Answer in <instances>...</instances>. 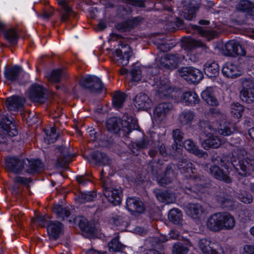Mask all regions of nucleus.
Here are the masks:
<instances>
[{"label":"nucleus","instance_id":"1","mask_svg":"<svg viewBox=\"0 0 254 254\" xmlns=\"http://www.w3.org/2000/svg\"><path fill=\"white\" fill-rule=\"evenodd\" d=\"M178 168L180 172L183 174L186 178L190 179L189 183L192 185L190 188H188L186 190V193H189L190 191H193L197 194L203 192L204 188L202 185L201 181L203 177H201L196 174V169L193 167V164L188 161H183L181 164L176 166L171 164L167 166L163 176H158L157 181L159 184L163 186L171 183L176 178V172L175 170Z\"/></svg>","mask_w":254,"mask_h":254},{"label":"nucleus","instance_id":"2","mask_svg":"<svg viewBox=\"0 0 254 254\" xmlns=\"http://www.w3.org/2000/svg\"><path fill=\"white\" fill-rule=\"evenodd\" d=\"M106 125L108 131L115 133L123 131L125 135H128L132 130L137 129L138 127L137 121L132 118H128L127 121H121L119 118L113 117L107 121Z\"/></svg>","mask_w":254,"mask_h":254},{"label":"nucleus","instance_id":"3","mask_svg":"<svg viewBox=\"0 0 254 254\" xmlns=\"http://www.w3.org/2000/svg\"><path fill=\"white\" fill-rule=\"evenodd\" d=\"M104 174L105 170H103L101 175L104 188V194L110 202L115 205H119L122 201V190L120 187L113 184H109L108 182L103 180L102 177Z\"/></svg>","mask_w":254,"mask_h":254},{"label":"nucleus","instance_id":"4","mask_svg":"<svg viewBox=\"0 0 254 254\" xmlns=\"http://www.w3.org/2000/svg\"><path fill=\"white\" fill-rule=\"evenodd\" d=\"M28 159H20L14 156H9L5 159V165L7 171L16 174H23L24 165H29Z\"/></svg>","mask_w":254,"mask_h":254},{"label":"nucleus","instance_id":"5","mask_svg":"<svg viewBox=\"0 0 254 254\" xmlns=\"http://www.w3.org/2000/svg\"><path fill=\"white\" fill-rule=\"evenodd\" d=\"M212 127L210 124H206L204 128L203 133L207 138L201 142V145L206 150L211 148H217L222 144L220 139L218 136L213 135L214 131L212 130Z\"/></svg>","mask_w":254,"mask_h":254},{"label":"nucleus","instance_id":"6","mask_svg":"<svg viewBox=\"0 0 254 254\" xmlns=\"http://www.w3.org/2000/svg\"><path fill=\"white\" fill-rule=\"evenodd\" d=\"M79 84L84 88L88 89L92 92H98L101 91L103 85L100 79L95 76L88 75L82 77Z\"/></svg>","mask_w":254,"mask_h":254},{"label":"nucleus","instance_id":"7","mask_svg":"<svg viewBox=\"0 0 254 254\" xmlns=\"http://www.w3.org/2000/svg\"><path fill=\"white\" fill-rule=\"evenodd\" d=\"M222 72L226 77L234 78L242 75L244 68L242 64L227 62L224 64Z\"/></svg>","mask_w":254,"mask_h":254},{"label":"nucleus","instance_id":"8","mask_svg":"<svg viewBox=\"0 0 254 254\" xmlns=\"http://www.w3.org/2000/svg\"><path fill=\"white\" fill-rule=\"evenodd\" d=\"M197 246L202 254H224L219 246L206 239H201L198 241Z\"/></svg>","mask_w":254,"mask_h":254},{"label":"nucleus","instance_id":"9","mask_svg":"<svg viewBox=\"0 0 254 254\" xmlns=\"http://www.w3.org/2000/svg\"><path fill=\"white\" fill-rule=\"evenodd\" d=\"M121 49H117L114 53L115 60L123 65L128 64L132 52L127 44H121Z\"/></svg>","mask_w":254,"mask_h":254},{"label":"nucleus","instance_id":"10","mask_svg":"<svg viewBox=\"0 0 254 254\" xmlns=\"http://www.w3.org/2000/svg\"><path fill=\"white\" fill-rule=\"evenodd\" d=\"M0 132L9 136L17 134L14 119L10 116L4 117L0 122Z\"/></svg>","mask_w":254,"mask_h":254},{"label":"nucleus","instance_id":"11","mask_svg":"<svg viewBox=\"0 0 254 254\" xmlns=\"http://www.w3.org/2000/svg\"><path fill=\"white\" fill-rule=\"evenodd\" d=\"M181 61L177 55H166L160 60V67L164 69L173 70L177 68Z\"/></svg>","mask_w":254,"mask_h":254},{"label":"nucleus","instance_id":"12","mask_svg":"<svg viewBox=\"0 0 254 254\" xmlns=\"http://www.w3.org/2000/svg\"><path fill=\"white\" fill-rule=\"evenodd\" d=\"M223 53L228 56L236 55L245 56L246 54L245 50L242 48L238 42L234 40H230L226 43Z\"/></svg>","mask_w":254,"mask_h":254},{"label":"nucleus","instance_id":"13","mask_svg":"<svg viewBox=\"0 0 254 254\" xmlns=\"http://www.w3.org/2000/svg\"><path fill=\"white\" fill-rule=\"evenodd\" d=\"M207 124H210L212 126V130L217 131L220 134L223 136H229L235 131L233 125L229 123H223V121H221L220 123L211 122Z\"/></svg>","mask_w":254,"mask_h":254},{"label":"nucleus","instance_id":"14","mask_svg":"<svg viewBox=\"0 0 254 254\" xmlns=\"http://www.w3.org/2000/svg\"><path fill=\"white\" fill-rule=\"evenodd\" d=\"M172 108V105L162 103L158 104L154 110L153 118L156 122L160 123L165 119Z\"/></svg>","mask_w":254,"mask_h":254},{"label":"nucleus","instance_id":"15","mask_svg":"<svg viewBox=\"0 0 254 254\" xmlns=\"http://www.w3.org/2000/svg\"><path fill=\"white\" fill-rule=\"evenodd\" d=\"M238 159L239 160V165L236 169L238 171L239 174L244 176L251 175L254 171V161L248 158L241 159L240 156L238 157Z\"/></svg>","mask_w":254,"mask_h":254},{"label":"nucleus","instance_id":"16","mask_svg":"<svg viewBox=\"0 0 254 254\" xmlns=\"http://www.w3.org/2000/svg\"><path fill=\"white\" fill-rule=\"evenodd\" d=\"M28 95L30 100L33 102L43 103L45 100L44 91L42 86L33 84L30 88Z\"/></svg>","mask_w":254,"mask_h":254},{"label":"nucleus","instance_id":"17","mask_svg":"<svg viewBox=\"0 0 254 254\" xmlns=\"http://www.w3.org/2000/svg\"><path fill=\"white\" fill-rule=\"evenodd\" d=\"M186 214L193 219H198L201 218L204 213V209L199 203H189L185 207Z\"/></svg>","mask_w":254,"mask_h":254},{"label":"nucleus","instance_id":"18","mask_svg":"<svg viewBox=\"0 0 254 254\" xmlns=\"http://www.w3.org/2000/svg\"><path fill=\"white\" fill-rule=\"evenodd\" d=\"M221 212L214 213L210 216L206 221L208 229L214 232L221 231Z\"/></svg>","mask_w":254,"mask_h":254},{"label":"nucleus","instance_id":"19","mask_svg":"<svg viewBox=\"0 0 254 254\" xmlns=\"http://www.w3.org/2000/svg\"><path fill=\"white\" fill-rule=\"evenodd\" d=\"M133 102L134 106L138 110H146L152 105L151 101L147 95L142 93L137 94Z\"/></svg>","mask_w":254,"mask_h":254},{"label":"nucleus","instance_id":"20","mask_svg":"<svg viewBox=\"0 0 254 254\" xmlns=\"http://www.w3.org/2000/svg\"><path fill=\"white\" fill-rule=\"evenodd\" d=\"M25 102L23 97L13 96L6 99L5 104L9 110L17 111L23 107Z\"/></svg>","mask_w":254,"mask_h":254},{"label":"nucleus","instance_id":"21","mask_svg":"<svg viewBox=\"0 0 254 254\" xmlns=\"http://www.w3.org/2000/svg\"><path fill=\"white\" fill-rule=\"evenodd\" d=\"M126 204L127 209L131 212L142 213L144 210L142 202L136 197L128 198Z\"/></svg>","mask_w":254,"mask_h":254},{"label":"nucleus","instance_id":"22","mask_svg":"<svg viewBox=\"0 0 254 254\" xmlns=\"http://www.w3.org/2000/svg\"><path fill=\"white\" fill-rule=\"evenodd\" d=\"M184 146L189 152L198 157L206 158L207 157V153L200 149L191 139L186 140L184 143Z\"/></svg>","mask_w":254,"mask_h":254},{"label":"nucleus","instance_id":"23","mask_svg":"<svg viewBox=\"0 0 254 254\" xmlns=\"http://www.w3.org/2000/svg\"><path fill=\"white\" fill-rule=\"evenodd\" d=\"M221 230L233 229L236 224L235 219L233 215L227 212H221Z\"/></svg>","mask_w":254,"mask_h":254},{"label":"nucleus","instance_id":"24","mask_svg":"<svg viewBox=\"0 0 254 254\" xmlns=\"http://www.w3.org/2000/svg\"><path fill=\"white\" fill-rule=\"evenodd\" d=\"M79 226L84 233L88 234V237H93L96 233V229L94 225L89 223L87 219L83 216L78 218Z\"/></svg>","mask_w":254,"mask_h":254},{"label":"nucleus","instance_id":"25","mask_svg":"<svg viewBox=\"0 0 254 254\" xmlns=\"http://www.w3.org/2000/svg\"><path fill=\"white\" fill-rule=\"evenodd\" d=\"M63 227L62 224L59 222H51L47 227L50 237L54 239H57L62 232Z\"/></svg>","mask_w":254,"mask_h":254},{"label":"nucleus","instance_id":"26","mask_svg":"<svg viewBox=\"0 0 254 254\" xmlns=\"http://www.w3.org/2000/svg\"><path fill=\"white\" fill-rule=\"evenodd\" d=\"M201 95L202 99L208 104L212 106L218 105V102L213 95L212 87H207L201 92Z\"/></svg>","mask_w":254,"mask_h":254},{"label":"nucleus","instance_id":"27","mask_svg":"<svg viewBox=\"0 0 254 254\" xmlns=\"http://www.w3.org/2000/svg\"><path fill=\"white\" fill-rule=\"evenodd\" d=\"M1 32L3 34L4 38L9 43L12 44L16 43L18 39V35L14 28L7 27L5 25L4 29H3Z\"/></svg>","mask_w":254,"mask_h":254},{"label":"nucleus","instance_id":"28","mask_svg":"<svg viewBox=\"0 0 254 254\" xmlns=\"http://www.w3.org/2000/svg\"><path fill=\"white\" fill-rule=\"evenodd\" d=\"M210 173L217 180L223 181L225 183H230L231 178L224 173L223 171L217 166H213L210 168Z\"/></svg>","mask_w":254,"mask_h":254},{"label":"nucleus","instance_id":"29","mask_svg":"<svg viewBox=\"0 0 254 254\" xmlns=\"http://www.w3.org/2000/svg\"><path fill=\"white\" fill-rule=\"evenodd\" d=\"M203 69L207 76H215L218 74L219 66L215 62L209 61L204 64Z\"/></svg>","mask_w":254,"mask_h":254},{"label":"nucleus","instance_id":"30","mask_svg":"<svg viewBox=\"0 0 254 254\" xmlns=\"http://www.w3.org/2000/svg\"><path fill=\"white\" fill-rule=\"evenodd\" d=\"M199 101L197 95L193 92L188 91L183 93L181 101L187 105H192L198 103Z\"/></svg>","mask_w":254,"mask_h":254},{"label":"nucleus","instance_id":"31","mask_svg":"<svg viewBox=\"0 0 254 254\" xmlns=\"http://www.w3.org/2000/svg\"><path fill=\"white\" fill-rule=\"evenodd\" d=\"M59 4H60L63 9V11L61 12V20L63 22H66L68 20V17L71 15L73 11L68 5L66 0H56Z\"/></svg>","mask_w":254,"mask_h":254},{"label":"nucleus","instance_id":"32","mask_svg":"<svg viewBox=\"0 0 254 254\" xmlns=\"http://www.w3.org/2000/svg\"><path fill=\"white\" fill-rule=\"evenodd\" d=\"M29 165H24V169L23 174L27 173L28 174H34L39 171L40 169L42 166L41 162L38 160H29Z\"/></svg>","mask_w":254,"mask_h":254},{"label":"nucleus","instance_id":"33","mask_svg":"<svg viewBox=\"0 0 254 254\" xmlns=\"http://www.w3.org/2000/svg\"><path fill=\"white\" fill-rule=\"evenodd\" d=\"M191 246H192V245L190 242L185 244L177 242L173 246L172 254H187L189 251L190 247Z\"/></svg>","mask_w":254,"mask_h":254},{"label":"nucleus","instance_id":"34","mask_svg":"<svg viewBox=\"0 0 254 254\" xmlns=\"http://www.w3.org/2000/svg\"><path fill=\"white\" fill-rule=\"evenodd\" d=\"M171 90L167 80L156 84V91L161 97L167 96Z\"/></svg>","mask_w":254,"mask_h":254},{"label":"nucleus","instance_id":"35","mask_svg":"<svg viewBox=\"0 0 254 254\" xmlns=\"http://www.w3.org/2000/svg\"><path fill=\"white\" fill-rule=\"evenodd\" d=\"M168 219L175 224H179L183 221V214L181 210L177 208H173L170 210Z\"/></svg>","mask_w":254,"mask_h":254},{"label":"nucleus","instance_id":"36","mask_svg":"<svg viewBox=\"0 0 254 254\" xmlns=\"http://www.w3.org/2000/svg\"><path fill=\"white\" fill-rule=\"evenodd\" d=\"M194 118V114L190 111H184L179 116V121L182 125L191 124Z\"/></svg>","mask_w":254,"mask_h":254},{"label":"nucleus","instance_id":"37","mask_svg":"<svg viewBox=\"0 0 254 254\" xmlns=\"http://www.w3.org/2000/svg\"><path fill=\"white\" fill-rule=\"evenodd\" d=\"M138 22L139 21L138 18H133L118 24L117 25L116 28L118 30L121 31H128L136 26Z\"/></svg>","mask_w":254,"mask_h":254},{"label":"nucleus","instance_id":"38","mask_svg":"<svg viewBox=\"0 0 254 254\" xmlns=\"http://www.w3.org/2000/svg\"><path fill=\"white\" fill-rule=\"evenodd\" d=\"M22 71V68L20 66H15L12 68L6 70L4 75L7 79L14 81L18 78V76Z\"/></svg>","mask_w":254,"mask_h":254},{"label":"nucleus","instance_id":"39","mask_svg":"<svg viewBox=\"0 0 254 254\" xmlns=\"http://www.w3.org/2000/svg\"><path fill=\"white\" fill-rule=\"evenodd\" d=\"M156 195L159 201L166 203H173L175 201V194L168 191L157 193Z\"/></svg>","mask_w":254,"mask_h":254},{"label":"nucleus","instance_id":"40","mask_svg":"<svg viewBox=\"0 0 254 254\" xmlns=\"http://www.w3.org/2000/svg\"><path fill=\"white\" fill-rule=\"evenodd\" d=\"M126 95L123 92H117L113 98V104L115 108H121L126 99Z\"/></svg>","mask_w":254,"mask_h":254},{"label":"nucleus","instance_id":"41","mask_svg":"<svg viewBox=\"0 0 254 254\" xmlns=\"http://www.w3.org/2000/svg\"><path fill=\"white\" fill-rule=\"evenodd\" d=\"M187 78V81L197 83L202 79L203 74L199 69L191 67L190 75Z\"/></svg>","mask_w":254,"mask_h":254},{"label":"nucleus","instance_id":"42","mask_svg":"<svg viewBox=\"0 0 254 254\" xmlns=\"http://www.w3.org/2000/svg\"><path fill=\"white\" fill-rule=\"evenodd\" d=\"M231 113L234 118H241L244 111V107L238 103H233L230 106Z\"/></svg>","mask_w":254,"mask_h":254},{"label":"nucleus","instance_id":"43","mask_svg":"<svg viewBox=\"0 0 254 254\" xmlns=\"http://www.w3.org/2000/svg\"><path fill=\"white\" fill-rule=\"evenodd\" d=\"M241 99L244 102L251 104L254 101V91L247 90H242L240 93Z\"/></svg>","mask_w":254,"mask_h":254},{"label":"nucleus","instance_id":"44","mask_svg":"<svg viewBox=\"0 0 254 254\" xmlns=\"http://www.w3.org/2000/svg\"><path fill=\"white\" fill-rule=\"evenodd\" d=\"M237 197L239 200L246 204H250L253 202V197L252 194L244 190H240Z\"/></svg>","mask_w":254,"mask_h":254},{"label":"nucleus","instance_id":"45","mask_svg":"<svg viewBox=\"0 0 254 254\" xmlns=\"http://www.w3.org/2000/svg\"><path fill=\"white\" fill-rule=\"evenodd\" d=\"M62 75V71L61 69L53 70L50 73H47L46 77L51 82H58L61 80Z\"/></svg>","mask_w":254,"mask_h":254},{"label":"nucleus","instance_id":"46","mask_svg":"<svg viewBox=\"0 0 254 254\" xmlns=\"http://www.w3.org/2000/svg\"><path fill=\"white\" fill-rule=\"evenodd\" d=\"M194 29L201 36L205 37L208 40L213 39L215 36V34L213 31L207 30L200 26H194Z\"/></svg>","mask_w":254,"mask_h":254},{"label":"nucleus","instance_id":"47","mask_svg":"<svg viewBox=\"0 0 254 254\" xmlns=\"http://www.w3.org/2000/svg\"><path fill=\"white\" fill-rule=\"evenodd\" d=\"M92 157L98 163L103 165L109 163V160L106 154L100 151H95L92 154Z\"/></svg>","mask_w":254,"mask_h":254},{"label":"nucleus","instance_id":"48","mask_svg":"<svg viewBox=\"0 0 254 254\" xmlns=\"http://www.w3.org/2000/svg\"><path fill=\"white\" fill-rule=\"evenodd\" d=\"M96 197V193L94 191H89L81 193L79 196V201L81 203H85L93 201Z\"/></svg>","mask_w":254,"mask_h":254},{"label":"nucleus","instance_id":"49","mask_svg":"<svg viewBox=\"0 0 254 254\" xmlns=\"http://www.w3.org/2000/svg\"><path fill=\"white\" fill-rule=\"evenodd\" d=\"M130 82L132 83L138 82L141 78V70L139 66H135L130 71Z\"/></svg>","mask_w":254,"mask_h":254},{"label":"nucleus","instance_id":"50","mask_svg":"<svg viewBox=\"0 0 254 254\" xmlns=\"http://www.w3.org/2000/svg\"><path fill=\"white\" fill-rule=\"evenodd\" d=\"M173 136L175 142L173 147L175 146V149L177 150L179 148L178 146H181V142L183 138V133L180 129H177L173 131Z\"/></svg>","mask_w":254,"mask_h":254},{"label":"nucleus","instance_id":"51","mask_svg":"<svg viewBox=\"0 0 254 254\" xmlns=\"http://www.w3.org/2000/svg\"><path fill=\"white\" fill-rule=\"evenodd\" d=\"M241 84L243 87L242 90H247L254 91V80L252 78H244L241 79Z\"/></svg>","mask_w":254,"mask_h":254},{"label":"nucleus","instance_id":"52","mask_svg":"<svg viewBox=\"0 0 254 254\" xmlns=\"http://www.w3.org/2000/svg\"><path fill=\"white\" fill-rule=\"evenodd\" d=\"M46 133V139L49 143L54 142L58 137V135L56 133V128L54 127H51L50 130H47Z\"/></svg>","mask_w":254,"mask_h":254},{"label":"nucleus","instance_id":"53","mask_svg":"<svg viewBox=\"0 0 254 254\" xmlns=\"http://www.w3.org/2000/svg\"><path fill=\"white\" fill-rule=\"evenodd\" d=\"M109 251L111 252H117L121 250L122 245L119 242L118 239H113L108 244Z\"/></svg>","mask_w":254,"mask_h":254},{"label":"nucleus","instance_id":"54","mask_svg":"<svg viewBox=\"0 0 254 254\" xmlns=\"http://www.w3.org/2000/svg\"><path fill=\"white\" fill-rule=\"evenodd\" d=\"M253 3L248 0H242L240 1L237 5V10L248 12L249 8L252 7Z\"/></svg>","mask_w":254,"mask_h":254},{"label":"nucleus","instance_id":"55","mask_svg":"<svg viewBox=\"0 0 254 254\" xmlns=\"http://www.w3.org/2000/svg\"><path fill=\"white\" fill-rule=\"evenodd\" d=\"M30 181V180L27 178L19 176H17L13 179V182L14 186H13V190H15L16 185H26L28 184Z\"/></svg>","mask_w":254,"mask_h":254},{"label":"nucleus","instance_id":"56","mask_svg":"<svg viewBox=\"0 0 254 254\" xmlns=\"http://www.w3.org/2000/svg\"><path fill=\"white\" fill-rule=\"evenodd\" d=\"M32 221L41 227H44L48 222V217L46 216H39L36 218L32 219Z\"/></svg>","mask_w":254,"mask_h":254},{"label":"nucleus","instance_id":"57","mask_svg":"<svg viewBox=\"0 0 254 254\" xmlns=\"http://www.w3.org/2000/svg\"><path fill=\"white\" fill-rule=\"evenodd\" d=\"M191 67H182L179 70V73L180 75L183 77L185 79L187 80L188 77L189 76L190 73Z\"/></svg>","mask_w":254,"mask_h":254},{"label":"nucleus","instance_id":"58","mask_svg":"<svg viewBox=\"0 0 254 254\" xmlns=\"http://www.w3.org/2000/svg\"><path fill=\"white\" fill-rule=\"evenodd\" d=\"M242 254H254V246L252 245H246L241 250Z\"/></svg>","mask_w":254,"mask_h":254},{"label":"nucleus","instance_id":"59","mask_svg":"<svg viewBox=\"0 0 254 254\" xmlns=\"http://www.w3.org/2000/svg\"><path fill=\"white\" fill-rule=\"evenodd\" d=\"M53 211L59 216L63 211H64L65 213L67 212V209L65 208H64L59 205H55L53 207Z\"/></svg>","mask_w":254,"mask_h":254},{"label":"nucleus","instance_id":"60","mask_svg":"<svg viewBox=\"0 0 254 254\" xmlns=\"http://www.w3.org/2000/svg\"><path fill=\"white\" fill-rule=\"evenodd\" d=\"M191 44L194 47H203L205 46L204 43L199 40H192Z\"/></svg>","mask_w":254,"mask_h":254},{"label":"nucleus","instance_id":"61","mask_svg":"<svg viewBox=\"0 0 254 254\" xmlns=\"http://www.w3.org/2000/svg\"><path fill=\"white\" fill-rule=\"evenodd\" d=\"M212 115L217 119L223 120L225 119V115L221 113L218 110H215L212 113Z\"/></svg>","mask_w":254,"mask_h":254},{"label":"nucleus","instance_id":"62","mask_svg":"<svg viewBox=\"0 0 254 254\" xmlns=\"http://www.w3.org/2000/svg\"><path fill=\"white\" fill-rule=\"evenodd\" d=\"M169 236L172 239H177L179 236V233L177 230H172L169 233Z\"/></svg>","mask_w":254,"mask_h":254},{"label":"nucleus","instance_id":"63","mask_svg":"<svg viewBox=\"0 0 254 254\" xmlns=\"http://www.w3.org/2000/svg\"><path fill=\"white\" fill-rule=\"evenodd\" d=\"M76 180L79 184H80L82 185H84L88 182V180L84 177H83L82 176H80L77 177Z\"/></svg>","mask_w":254,"mask_h":254},{"label":"nucleus","instance_id":"64","mask_svg":"<svg viewBox=\"0 0 254 254\" xmlns=\"http://www.w3.org/2000/svg\"><path fill=\"white\" fill-rule=\"evenodd\" d=\"M136 145L139 148H145L147 146V143L143 139L138 142Z\"/></svg>","mask_w":254,"mask_h":254}]
</instances>
